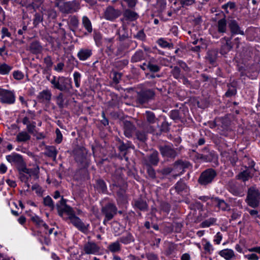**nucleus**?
<instances>
[{"label": "nucleus", "mask_w": 260, "mask_h": 260, "mask_svg": "<svg viewBox=\"0 0 260 260\" xmlns=\"http://www.w3.org/2000/svg\"><path fill=\"white\" fill-rule=\"evenodd\" d=\"M196 160H200L203 162H210L217 159V157L215 152L210 150L207 147H205L199 153L193 151L192 154Z\"/></svg>", "instance_id": "nucleus-6"}, {"label": "nucleus", "mask_w": 260, "mask_h": 260, "mask_svg": "<svg viewBox=\"0 0 260 260\" xmlns=\"http://www.w3.org/2000/svg\"><path fill=\"white\" fill-rule=\"evenodd\" d=\"M43 20V15L41 13H36L35 14L33 20V24L35 26H37Z\"/></svg>", "instance_id": "nucleus-60"}, {"label": "nucleus", "mask_w": 260, "mask_h": 260, "mask_svg": "<svg viewBox=\"0 0 260 260\" xmlns=\"http://www.w3.org/2000/svg\"><path fill=\"white\" fill-rule=\"evenodd\" d=\"M118 241L123 244L127 245L134 241V238L133 235L128 233L126 235L122 236L119 238Z\"/></svg>", "instance_id": "nucleus-40"}, {"label": "nucleus", "mask_w": 260, "mask_h": 260, "mask_svg": "<svg viewBox=\"0 0 260 260\" xmlns=\"http://www.w3.org/2000/svg\"><path fill=\"white\" fill-rule=\"evenodd\" d=\"M144 166L149 178L151 179H155L156 178V172L152 166H150L147 162H146V165Z\"/></svg>", "instance_id": "nucleus-48"}, {"label": "nucleus", "mask_w": 260, "mask_h": 260, "mask_svg": "<svg viewBox=\"0 0 260 260\" xmlns=\"http://www.w3.org/2000/svg\"><path fill=\"white\" fill-rule=\"evenodd\" d=\"M146 257L148 260H159L158 255L153 252L147 253Z\"/></svg>", "instance_id": "nucleus-64"}, {"label": "nucleus", "mask_w": 260, "mask_h": 260, "mask_svg": "<svg viewBox=\"0 0 260 260\" xmlns=\"http://www.w3.org/2000/svg\"><path fill=\"white\" fill-rule=\"evenodd\" d=\"M217 31L219 34H223L226 33L228 27V19H226L225 17L219 19L216 24Z\"/></svg>", "instance_id": "nucleus-25"}, {"label": "nucleus", "mask_w": 260, "mask_h": 260, "mask_svg": "<svg viewBox=\"0 0 260 260\" xmlns=\"http://www.w3.org/2000/svg\"><path fill=\"white\" fill-rule=\"evenodd\" d=\"M16 96L14 91L0 88V102L4 104L12 105L15 103Z\"/></svg>", "instance_id": "nucleus-9"}, {"label": "nucleus", "mask_w": 260, "mask_h": 260, "mask_svg": "<svg viewBox=\"0 0 260 260\" xmlns=\"http://www.w3.org/2000/svg\"><path fill=\"white\" fill-rule=\"evenodd\" d=\"M212 200L213 203L221 210L223 211L229 210V205L223 200L220 199L218 197L212 198Z\"/></svg>", "instance_id": "nucleus-28"}, {"label": "nucleus", "mask_w": 260, "mask_h": 260, "mask_svg": "<svg viewBox=\"0 0 260 260\" xmlns=\"http://www.w3.org/2000/svg\"><path fill=\"white\" fill-rule=\"evenodd\" d=\"M84 251L87 254H95L100 251L99 246L93 242H88L84 246Z\"/></svg>", "instance_id": "nucleus-19"}, {"label": "nucleus", "mask_w": 260, "mask_h": 260, "mask_svg": "<svg viewBox=\"0 0 260 260\" xmlns=\"http://www.w3.org/2000/svg\"><path fill=\"white\" fill-rule=\"evenodd\" d=\"M173 171L171 167H166L161 169H158L156 172L158 174V177L160 179H163L165 177L169 175Z\"/></svg>", "instance_id": "nucleus-38"}, {"label": "nucleus", "mask_w": 260, "mask_h": 260, "mask_svg": "<svg viewBox=\"0 0 260 260\" xmlns=\"http://www.w3.org/2000/svg\"><path fill=\"white\" fill-rule=\"evenodd\" d=\"M134 38L138 40L144 41L145 40L146 35L145 34L143 29L139 30L136 34L134 35Z\"/></svg>", "instance_id": "nucleus-58"}, {"label": "nucleus", "mask_w": 260, "mask_h": 260, "mask_svg": "<svg viewBox=\"0 0 260 260\" xmlns=\"http://www.w3.org/2000/svg\"><path fill=\"white\" fill-rule=\"evenodd\" d=\"M56 5L59 7L61 12L66 14L73 13L77 11L80 8L79 4L76 1L66 2L60 6L58 4Z\"/></svg>", "instance_id": "nucleus-10"}, {"label": "nucleus", "mask_w": 260, "mask_h": 260, "mask_svg": "<svg viewBox=\"0 0 260 260\" xmlns=\"http://www.w3.org/2000/svg\"><path fill=\"white\" fill-rule=\"evenodd\" d=\"M63 92H59L56 97V104L60 108H62L64 107V99Z\"/></svg>", "instance_id": "nucleus-57"}, {"label": "nucleus", "mask_w": 260, "mask_h": 260, "mask_svg": "<svg viewBox=\"0 0 260 260\" xmlns=\"http://www.w3.org/2000/svg\"><path fill=\"white\" fill-rule=\"evenodd\" d=\"M216 176L217 173L215 170L208 169L201 174L198 181L200 185L206 186L212 183Z\"/></svg>", "instance_id": "nucleus-8"}, {"label": "nucleus", "mask_w": 260, "mask_h": 260, "mask_svg": "<svg viewBox=\"0 0 260 260\" xmlns=\"http://www.w3.org/2000/svg\"><path fill=\"white\" fill-rule=\"evenodd\" d=\"M218 254L226 260H232L235 257L234 251L231 249L227 248L220 250Z\"/></svg>", "instance_id": "nucleus-31"}, {"label": "nucleus", "mask_w": 260, "mask_h": 260, "mask_svg": "<svg viewBox=\"0 0 260 260\" xmlns=\"http://www.w3.org/2000/svg\"><path fill=\"white\" fill-rule=\"evenodd\" d=\"M64 213H67L69 216H72V215H75V213L71 207L68 205H66L64 207L61 208L58 206V215L63 217V215Z\"/></svg>", "instance_id": "nucleus-36"}, {"label": "nucleus", "mask_w": 260, "mask_h": 260, "mask_svg": "<svg viewBox=\"0 0 260 260\" xmlns=\"http://www.w3.org/2000/svg\"><path fill=\"white\" fill-rule=\"evenodd\" d=\"M218 51L216 50H209L206 56V60L209 63L214 65L217 59Z\"/></svg>", "instance_id": "nucleus-32"}, {"label": "nucleus", "mask_w": 260, "mask_h": 260, "mask_svg": "<svg viewBox=\"0 0 260 260\" xmlns=\"http://www.w3.org/2000/svg\"><path fill=\"white\" fill-rule=\"evenodd\" d=\"M123 130L124 136L128 138H132L134 131L136 130V126L129 121H124L123 122Z\"/></svg>", "instance_id": "nucleus-21"}, {"label": "nucleus", "mask_w": 260, "mask_h": 260, "mask_svg": "<svg viewBox=\"0 0 260 260\" xmlns=\"http://www.w3.org/2000/svg\"><path fill=\"white\" fill-rule=\"evenodd\" d=\"M52 93L49 89L43 90L37 96V99L42 102H49L51 100Z\"/></svg>", "instance_id": "nucleus-29"}, {"label": "nucleus", "mask_w": 260, "mask_h": 260, "mask_svg": "<svg viewBox=\"0 0 260 260\" xmlns=\"http://www.w3.org/2000/svg\"><path fill=\"white\" fill-rule=\"evenodd\" d=\"M228 28L232 37L236 35H245L244 30L241 29L238 21L232 18H228Z\"/></svg>", "instance_id": "nucleus-15"}, {"label": "nucleus", "mask_w": 260, "mask_h": 260, "mask_svg": "<svg viewBox=\"0 0 260 260\" xmlns=\"http://www.w3.org/2000/svg\"><path fill=\"white\" fill-rule=\"evenodd\" d=\"M82 24L87 31V33L85 32L84 34L85 35H87L88 34H90L92 32L93 29L91 22L86 16H84L82 17Z\"/></svg>", "instance_id": "nucleus-33"}, {"label": "nucleus", "mask_w": 260, "mask_h": 260, "mask_svg": "<svg viewBox=\"0 0 260 260\" xmlns=\"http://www.w3.org/2000/svg\"><path fill=\"white\" fill-rule=\"evenodd\" d=\"M158 149L163 157L174 159L178 154L177 149L174 148L172 145L160 146L158 147Z\"/></svg>", "instance_id": "nucleus-11"}, {"label": "nucleus", "mask_w": 260, "mask_h": 260, "mask_svg": "<svg viewBox=\"0 0 260 260\" xmlns=\"http://www.w3.org/2000/svg\"><path fill=\"white\" fill-rule=\"evenodd\" d=\"M30 139V136L26 132H21L18 134L16 141L18 142H26Z\"/></svg>", "instance_id": "nucleus-46"}, {"label": "nucleus", "mask_w": 260, "mask_h": 260, "mask_svg": "<svg viewBox=\"0 0 260 260\" xmlns=\"http://www.w3.org/2000/svg\"><path fill=\"white\" fill-rule=\"evenodd\" d=\"M221 155L223 157H225L227 160H230L233 166L236 164L238 159L237 155L235 152H232L231 154L230 152L224 151L221 153Z\"/></svg>", "instance_id": "nucleus-35"}, {"label": "nucleus", "mask_w": 260, "mask_h": 260, "mask_svg": "<svg viewBox=\"0 0 260 260\" xmlns=\"http://www.w3.org/2000/svg\"><path fill=\"white\" fill-rule=\"evenodd\" d=\"M135 136L136 139L141 142H145L147 139L146 133L143 131H137Z\"/></svg>", "instance_id": "nucleus-53"}, {"label": "nucleus", "mask_w": 260, "mask_h": 260, "mask_svg": "<svg viewBox=\"0 0 260 260\" xmlns=\"http://www.w3.org/2000/svg\"><path fill=\"white\" fill-rule=\"evenodd\" d=\"M156 43L157 44L163 48L172 49L174 45L172 43L168 42L164 38H161L158 39Z\"/></svg>", "instance_id": "nucleus-43"}, {"label": "nucleus", "mask_w": 260, "mask_h": 260, "mask_svg": "<svg viewBox=\"0 0 260 260\" xmlns=\"http://www.w3.org/2000/svg\"><path fill=\"white\" fill-rule=\"evenodd\" d=\"M190 166V164L187 161H183L182 160H178L173 164V170H176L179 172L178 175L183 173L185 169L188 168Z\"/></svg>", "instance_id": "nucleus-18"}, {"label": "nucleus", "mask_w": 260, "mask_h": 260, "mask_svg": "<svg viewBox=\"0 0 260 260\" xmlns=\"http://www.w3.org/2000/svg\"><path fill=\"white\" fill-rule=\"evenodd\" d=\"M183 227V224L181 222H174L173 223V228L176 233H180Z\"/></svg>", "instance_id": "nucleus-62"}, {"label": "nucleus", "mask_w": 260, "mask_h": 260, "mask_svg": "<svg viewBox=\"0 0 260 260\" xmlns=\"http://www.w3.org/2000/svg\"><path fill=\"white\" fill-rule=\"evenodd\" d=\"M145 117L147 123L142 122L141 124L138 123V125L147 133H152L155 129L151 124H154L158 121V119L156 117L155 114L150 111H146Z\"/></svg>", "instance_id": "nucleus-4"}, {"label": "nucleus", "mask_w": 260, "mask_h": 260, "mask_svg": "<svg viewBox=\"0 0 260 260\" xmlns=\"http://www.w3.org/2000/svg\"><path fill=\"white\" fill-rule=\"evenodd\" d=\"M12 69V66L3 63L0 65V74L2 75H8Z\"/></svg>", "instance_id": "nucleus-47"}, {"label": "nucleus", "mask_w": 260, "mask_h": 260, "mask_svg": "<svg viewBox=\"0 0 260 260\" xmlns=\"http://www.w3.org/2000/svg\"><path fill=\"white\" fill-rule=\"evenodd\" d=\"M52 88L64 93H70L73 89L71 78L64 76H53L50 80Z\"/></svg>", "instance_id": "nucleus-2"}, {"label": "nucleus", "mask_w": 260, "mask_h": 260, "mask_svg": "<svg viewBox=\"0 0 260 260\" xmlns=\"http://www.w3.org/2000/svg\"><path fill=\"white\" fill-rule=\"evenodd\" d=\"M236 93L237 90L234 87H229L225 93V96L226 97H231L235 95Z\"/></svg>", "instance_id": "nucleus-63"}, {"label": "nucleus", "mask_w": 260, "mask_h": 260, "mask_svg": "<svg viewBox=\"0 0 260 260\" xmlns=\"http://www.w3.org/2000/svg\"><path fill=\"white\" fill-rule=\"evenodd\" d=\"M132 9H125L123 12V19L125 21H134L139 17L138 13Z\"/></svg>", "instance_id": "nucleus-20"}, {"label": "nucleus", "mask_w": 260, "mask_h": 260, "mask_svg": "<svg viewBox=\"0 0 260 260\" xmlns=\"http://www.w3.org/2000/svg\"><path fill=\"white\" fill-rule=\"evenodd\" d=\"M238 179L242 180L245 182L249 180V178L252 177L251 172L249 169H246L240 172L238 176Z\"/></svg>", "instance_id": "nucleus-45"}, {"label": "nucleus", "mask_w": 260, "mask_h": 260, "mask_svg": "<svg viewBox=\"0 0 260 260\" xmlns=\"http://www.w3.org/2000/svg\"><path fill=\"white\" fill-rule=\"evenodd\" d=\"M175 188L178 194H182L183 191L185 192L187 191V188L186 184L181 180L177 182L175 186Z\"/></svg>", "instance_id": "nucleus-41"}, {"label": "nucleus", "mask_w": 260, "mask_h": 260, "mask_svg": "<svg viewBox=\"0 0 260 260\" xmlns=\"http://www.w3.org/2000/svg\"><path fill=\"white\" fill-rule=\"evenodd\" d=\"M68 218L70 220L71 222L79 231L84 233H87L89 224L85 225L81 220L75 215L69 216Z\"/></svg>", "instance_id": "nucleus-17"}, {"label": "nucleus", "mask_w": 260, "mask_h": 260, "mask_svg": "<svg viewBox=\"0 0 260 260\" xmlns=\"http://www.w3.org/2000/svg\"><path fill=\"white\" fill-rule=\"evenodd\" d=\"M116 200L119 206H123L127 203V196L124 189L120 188L117 192Z\"/></svg>", "instance_id": "nucleus-23"}, {"label": "nucleus", "mask_w": 260, "mask_h": 260, "mask_svg": "<svg viewBox=\"0 0 260 260\" xmlns=\"http://www.w3.org/2000/svg\"><path fill=\"white\" fill-rule=\"evenodd\" d=\"M92 55V50L88 48H81L77 53L79 60L84 61L89 58Z\"/></svg>", "instance_id": "nucleus-26"}, {"label": "nucleus", "mask_w": 260, "mask_h": 260, "mask_svg": "<svg viewBox=\"0 0 260 260\" xmlns=\"http://www.w3.org/2000/svg\"><path fill=\"white\" fill-rule=\"evenodd\" d=\"M166 60V59L162 57H159L158 59L153 57H150L148 60L147 70L152 73L159 72L160 71L161 67V65L157 63V61L159 60L161 62L162 60Z\"/></svg>", "instance_id": "nucleus-16"}, {"label": "nucleus", "mask_w": 260, "mask_h": 260, "mask_svg": "<svg viewBox=\"0 0 260 260\" xmlns=\"http://www.w3.org/2000/svg\"><path fill=\"white\" fill-rule=\"evenodd\" d=\"M74 159L81 168L88 167L90 161L87 157V151L84 147H78L73 151Z\"/></svg>", "instance_id": "nucleus-3"}, {"label": "nucleus", "mask_w": 260, "mask_h": 260, "mask_svg": "<svg viewBox=\"0 0 260 260\" xmlns=\"http://www.w3.org/2000/svg\"><path fill=\"white\" fill-rule=\"evenodd\" d=\"M123 2L125 3L127 9H134L137 3H138V0H121Z\"/></svg>", "instance_id": "nucleus-61"}, {"label": "nucleus", "mask_w": 260, "mask_h": 260, "mask_svg": "<svg viewBox=\"0 0 260 260\" xmlns=\"http://www.w3.org/2000/svg\"><path fill=\"white\" fill-rule=\"evenodd\" d=\"M229 191L236 196H242L244 195V189L242 185L236 181L230 180L227 184Z\"/></svg>", "instance_id": "nucleus-14"}, {"label": "nucleus", "mask_w": 260, "mask_h": 260, "mask_svg": "<svg viewBox=\"0 0 260 260\" xmlns=\"http://www.w3.org/2000/svg\"><path fill=\"white\" fill-rule=\"evenodd\" d=\"M74 81L75 82V86L79 88L80 86L81 75L78 72H75L73 74Z\"/></svg>", "instance_id": "nucleus-59"}, {"label": "nucleus", "mask_w": 260, "mask_h": 260, "mask_svg": "<svg viewBox=\"0 0 260 260\" xmlns=\"http://www.w3.org/2000/svg\"><path fill=\"white\" fill-rule=\"evenodd\" d=\"M43 203L45 206L49 207L51 210H52L54 209L55 206L53 200L50 196H47L44 198Z\"/></svg>", "instance_id": "nucleus-56"}, {"label": "nucleus", "mask_w": 260, "mask_h": 260, "mask_svg": "<svg viewBox=\"0 0 260 260\" xmlns=\"http://www.w3.org/2000/svg\"><path fill=\"white\" fill-rule=\"evenodd\" d=\"M93 37L96 45L100 47L102 45V35L101 32L97 31H94Z\"/></svg>", "instance_id": "nucleus-50"}, {"label": "nucleus", "mask_w": 260, "mask_h": 260, "mask_svg": "<svg viewBox=\"0 0 260 260\" xmlns=\"http://www.w3.org/2000/svg\"><path fill=\"white\" fill-rule=\"evenodd\" d=\"M155 95L153 89H144L137 92V103L143 105L153 100Z\"/></svg>", "instance_id": "nucleus-7"}, {"label": "nucleus", "mask_w": 260, "mask_h": 260, "mask_svg": "<svg viewBox=\"0 0 260 260\" xmlns=\"http://www.w3.org/2000/svg\"><path fill=\"white\" fill-rule=\"evenodd\" d=\"M159 160L158 152L157 151H154L148 156L147 158L143 159V164L146 165V162H147L150 166H157Z\"/></svg>", "instance_id": "nucleus-22"}, {"label": "nucleus", "mask_w": 260, "mask_h": 260, "mask_svg": "<svg viewBox=\"0 0 260 260\" xmlns=\"http://www.w3.org/2000/svg\"><path fill=\"white\" fill-rule=\"evenodd\" d=\"M108 248L112 253L119 252L121 250V245L117 240L109 244Z\"/></svg>", "instance_id": "nucleus-44"}, {"label": "nucleus", "mask_w": 260, "mask_h": 260, "mask_svg": "<svg viewBox=\"0 0 260 260\" xmlns=\"http://www.w3.org/2000/svg\"><path fill=\"white\" fill-rule=\"evenodd\" d=\"M23 172H25L26 174L28 175L29 178L31 176H35L36 178H39L38 173L39 169L38 167L34 169H28L26 167L24 168L23 170H21Z\"/></svg>", "instance_id": "nucleus-42"}, {"label": "nucleus", "mask_w": 260, "mask_h": 260, "mask_svg": "<svg viewBox=\"0 0 260 260\" xmlns=\"http://www.w3.org/2000/svg\"><path fill=\"white\" fill-rule=\"evenodd\" d=\"M170 118L175 121H181L182 116L178 110H172L170 113Z\"/></svg>", "instance_id": "nucleus-54"}, {"label": "nucleus", "mask_w": 260, "mask_h": 260, "mask_svg": "<svg viewBox=\"0 0 260 260\" xmlns=\"http://www.w3.org/2000/svg\"><path fill=\"white\" fill-rule=\"evenodd\" d=\"M57 154V150L54 146H49L46 147L45 155L55 160Z\"/></svg>", "instance_id": "nucleus-37"}, {"label": "nucleus", "mask_w": 260, "mask_h": 260, "mask_svg": "<svg viewBox=\"0 0 260 260\" xmlns=\"http://www.w3.org/2000/svg\"><path fill=\"white\" fill-rule=\"evenodd\" d=\"M145 59V53L141 49H138L131 56V62L136 63L140 62Z\"/></svg>", "instance_id": "nucleus-27"}, {"label": "nucleus", "mask_w": 260, "mask_h": 260, "mask_svg": "<svg viewBox=\"0 0 260 260\" xmlns=\"http://www.w3.org/2000/svg\"><path fill=\"white\" fill-rule=\"evenodd\" d=\"M7 160L11 162L19 165V166H24L22 157L21 155L14 153L6 156Z\"/></svg>", "instance_id": "nucleus-24"}, {"label": "nucleus", "mask_w": 260, "mask_h": 260, "mask_svg": "<svg viewBox=\"0 0 260 260\" xmlns=\"http://www.w3.org/2000/svg\"><path fill=\"white\" fill-rule=\"evenodd\" d=\"M25 168V166H19L18 168L19 171V178L22 182L27 183L28 181L29 177L28 175L26 174L21 170Z\"/></svg>", "instance_id": "nucleus-49"}, {"label": "nucleus", "mask_w": 260, "mask_h": 260, "mask_svg": "<svg viewBox=\"0 0 260 260\" xmlns=\"http://www.w3.org/2000/svg\"><path fill=\"white\" fill-rule=\"evenodd\" d=\"M203 241H205V243L203 244V248L205 250V253L211 254L214 250V248L210 242L205 239H203Z\"/></svg>", "instance_id": "nucleus-52"}, {"label": "nucleus", "mask_w": 260, "mask_h": 260, "mask_svg": "<svg viewBox=\"0 0 260 260\" xmlns=\"http://www.w3.org/2000/svg\"><path fill=\"white\" fill-rule=\"evenodd\" d=\"M121 14V12L120 10L116 9L113 7L109 6L104 10V17L107 20L114 21L118 18Z\"/></svg>", "instance_id": "nucleus-13"}, {"label": "nucleus", "mask_w": 260, "mask_h": 260, "mask_svg": "<svg viewBox=\"0 0 260 260\" xmlns=\"http://www.w3.org/2000/svg\"><path fill=\"white\" fill-rule=\"evenodd\" d=\"M216 221V219L214 218H210L203 221L200 224V226L202 228H208L211 225L214 224Z\"/></svg>", "instance_id": "nucleus-55"}, {"label": "nucleus", "mask_w": 260, "mask_h": 260, "mask_svg": "<svg viewBox=\"0 0 260 260\" xmlns=\"http://www.w3.org/2000/svg\"><path fill=\"white\" fill-rule=\"evenodd\" d=\"M171 68H172V70L171 71V74L175 79L178 80L182 78L183 75H181V70L178 67L175 66L173 67L171 66Z\"/></svg>", "instance_id": "nucleus-51"}, {"label": "nucleus", "mask_w": 260, "mask_h": 260, "mask_svg": "<svg viewBox=\"0 0 260 260\" xmlns=\"http://www.w3.org/2000/svg\"><path fill=\"white\" fill-rule=\"evenodd\" d=\"M101 212L107 219H112L117 214L118 210L114 204L108 203L102 208Z\"/></svg>", "instance_id": "nucleus-12"}, {"label": "nucleus", "mask_w": 260, "mask_h": 260, "mask_svg": "<svg viewBox=\"0 0 260 260\" xmlns=\"http://www.w3.org/2000/svg\"><path fill=\"white\" fill-rule=\"evenodd\" d=\"M95 187L100 192L106 193L107 191L106 183L102 179H98L96 180Z\"/></svg>", "instance_id": "nucleus-39"}, {"label": "nucleus", "mask_w": 260, "mask_h": 260, "mask_svg": "<svg viewBox=\"0 0 260 260\" xmlns=\"http://www.w3.org/2000/svg\"><path fill=\"white\" fill-rule=\"evenodd\" d=\"M116 35L118 36V40L120 42L119 46L117 48L118 53H120L123 50L127 49L131 45H134L133 49L137 47L138 43L136 41L128 39V31L125 26L122 25L120 27L116 32Z\"/></svg>", "instance_id": "nucleus-1"}, {"label": "nucleus", "mask_w": 260, "mask_h": 260, "mask_svg": "<svg viewBox=\"0 0 260 260\" xmlns=\"http://www.w3.org/2000/svg\"><path fill=\"white\" fill-rule=\"evenodd\" d=\"M134 206L136 208L142 211H146L148 209V205L146 201L142 199H138L135 201Z\"/></svg>", "instance_id": "nucleus-34"}, {"label": "nucleus", "mask_w": 260, "mask_h": 260, "mask_svg": "<svg viewBox=\"0 0 260 260\" xmlns=\"http://www.w3.org/2000/svg\"><path fill=\"white\" fill-rule=\"evenodd\" d=\"M29 49L30 52L34 54H38L42 51L43 47L38 41H32L29 46Z\"/></svg>", "instance_id": "nucleus-30"}, {"label": "nucleus", "mask_w": 260, "mask_h": 260, "mask_svg": "<svg viewBox=\"0 0 260 260\" xmlns=\"http://www.w3.org/2000/svg\"><path fill=\"white\" fill-rule=\"evenodd\" d=\"M260 201V192L256 187L252 186L248 188L246 202L252 208L258 206Z\"/></svg>", "instance_id": "nucleus-5"}]
</instances>
